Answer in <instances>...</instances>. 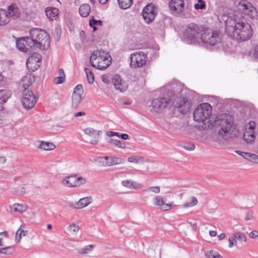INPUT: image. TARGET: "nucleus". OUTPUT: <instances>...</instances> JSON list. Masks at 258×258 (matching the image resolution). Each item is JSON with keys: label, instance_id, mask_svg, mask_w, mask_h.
<instances>
[{"label": "nucleus", "instance_id": "obj_1", "mask_svg": "<svg viewBox=\"0 0 258 258\" xmlns=\"http://www.w3.org/2000/svg\"><path fill=\"white\" fill-rule=\"evenodd\" d=\"M226 31L233 39L241 41L248 40L252 36L251 26L242 21L236 22L234 26L226 27Z\"/></svg>", "mask_w": 258, "mask_h": 258}, {"label": "nucleus", "instance_id": "obj_2", "mask_svg": "<svg viewBox=\"0 0 258 258\" xmlns=\"http://www.w3.org/2000/svg\"><path fill=\"white\" fill-rule=\"evenodd\" d=\"M214 124L215 126L219 128L218 135L223 139L227 140L232 137L231 130L233 121L229 114H223L217 116Z\"/></svg>", "mask_w": 258, "mask_h": 258}, {"label": "nucleus", "instance_id": "obj_3", "mask_svg": "<svg viewBox=\"0 0 258 258\" xmlns=\"http://www.w3.org/2000/svg\"><path fill=\"white\" fill-rule=\"evenodd\" d=\"M30 39L34 47L40 49L47 50L50 45V39L47 33L38 28H34L30 31Z\"/></svg>", "mask_w": 258, "mask_h": 258}, {"label": "nucleus", "instance_id": "obj_4", "mask_svg": "<svg viewBox=\"0 0 258 258\" xmlns=\"http://www.w3.org/2000/svg\"><path fill=\"white\" fill-rule=\"evenodd\" d=\"M110 56L108 52L102 50H97L91 54L90 62L94 68L104 70L110 64Z\"/></svg>", "mask_w": 258, "mask_h": 258}, {"label": "nucleus", "instance_id": "obj_5", "mask_svg": "<svg viewBox=\"0 0 258 258\" xmlns=\"http://www.w3.org/2000/svg\"><path fill=\"white\" fill-rule=\"evenodd\" d=\"M212 113V106L208 103H203L195 110L193 116L195 121L203 122L208 119Z\"/></svg>", "mask_w": 258, "mask_h": 258}, {"label": "nucleus", "instance_id": "obj_6", "mask_svg": "<svg viewBox=\"0 0 258 258\" xmlns=\"http://www.w3.org/2000/svg\"><path fill=\"white\" fill-rule=\"evenodd\" d=\"M202 28L196 24L189 25L184 32V39L187 43L192 44L198 40Z\"/></svg>", "mask_w": 258, "mask_h": 258}, {"label": "nucleus", "instance_id": "obj_7", "mask_svg": "<svg viewBox=\"0 0 258 258\" xmlns=\"http://www.w3.org/2000/svg\"><path fill=\"white\" fill-rule=\"evenodd\" d=\"M37 98L34 93L29 90L23 91L21 102L23 107L27 110L32 108L35 105Z\"/></svg>", "mask_w": 258, "mask_h": 258}, {"label": "nucleus", "instance_id": "obj_8", "mask_svg": "<svg viewBox=\"0 0 258 258\" xmlns=\"http://www.w3.org/2000/svg\"><path fill=\"white\" fill-rule=\"evenodd\" d=\"M201 39L205 44L214 46L220 42V37L217 31H207L201 34Z\"/></svg>", "mask_w": 258, "mask_h": 258}, {"label": "nucleus", "instance_id": "obj_9", "mask_svg": "<svg viewBox=\"0 0 258 258\" xmlns=\"http://www.w3.org/2000/svg\"><path fill=\"white\" fill-rule=\"evenodd\" d=\"M147 57L143 51L136 52L131 54V66L134 68H141L146 65Z\"/></svg>", "mask_w": 258, "mask_h": 258}, {"label": "nucleus", "instance_id": "obj_10", "mask_svg": "<svg viewBox=\"0 0 258 258\" xmlns=\"http://www.w3.org/2000/svg\"><path fill=\"white\" fill-rule=\"evenodd\" d=\"M169 7L171 10L173 11L179 17L187 18L189 16V14L184 12L183 0H171L169 3Z\"/></svg>", "mask_w": 258, "mask_h": 258}, {"label": "nucleus", "instance_id": "obj_11", "mask_svg": "<svg viewBox=\"0 0 258 258\" xmlns=\"http://www.w3.org/2000/svg\"><path fill=\"white\" fill-rule=\"evenodd\" d=\"M255 124L254 122H249L245 126L243 135V140L246 144H251L255 140Z\"/></svg>", "mask_w": 258, "mask_h": 258}, {"label": "nucleus", "instance_id": "obj_12", "mask_svg": "<svg viewBox=\"0 0 258 258\" xmlns=\"http://www.w3.org/2000/svg\"><path fill=\"white\" fill-rule=\"evenodd\" d=\"M157 14V8L153 4H150L145 6L142 12L143 17L147 23L152 22Z\"/></svg>", "mask_w": 258, "mask_h": 258}, {"label": "nucleus", "instance_id": "obj_13", "mask_svg": "<svg viewBox=\"0 0 258 258\" xmlns=\"http://www.w3.org/2000/svg\"><path fill=\"white\" fill-rule=\"evenodd\" d=\"M98 162L101 166L107 167L121 164L123 159L115 156H105L98 157Z\"/></svg>", "mask_w": 258, "mask_h": 258}, {"label": "nucleus", "instance_id": "obj_14", "mask_svg": "<svg viewBox=\"0 0 258 258\" xmlns=\"http://www.w3.org/2000/svg\"><path fill=\"white\" fill-rule=\"evenodd\" d=\"M41 56L37 53L34 52L27 59L26 65L27 68L32 71L34 72L40 66L41 64Z\"/></svg>", "mask_w": 258, "mask_h": 258}, {"label": "nucleus", "instance_id": "obj_15", "mask_svg": "<svg viewBox=\"0 0 258 258\" xmlns=\"http://www.w3.org/2000/svg\"><path fill=\"white\" fill-rule=\"evenodd\" d=\"M239 9L243 14L253 18L256 15V9L248 1L242 0L238 4Z\"/></svg>", "mask_w": 258, "mask_h": 258}, {"label": "nucleus", "instance_id": "obj_16", "mask_svg": "<svg viewBox=\"0 0 258 258\" xmlns=\"http://www.w3.org/2000/svg\"><path fill=\"white\" fill-rule=\"evenodd\" d=\"M86 181V179L81 176L77 177L76 175H71L63 178L61 183L67 187H77L80 185V182L81 183H84Z\"/></svg>", "mask_w": 258, "mask_h": 258}, {"label": "nucleus", "instance_id": "obj_17", "mask_svg": "<svg viewBox=\"0 0 258 258\" xmlns=\"http://www.w3.org/2000/svg\"><path fill=\"white\" fill-rule=\"evenodd\" d=\"M154 205L163 211H166L172 208L173 202L166 203V199L163 196H156L153 199Z\"/></svg>", "mask_w": 258, "mask_h": 258}, {"label": "nucleus", "instance_id": "obj_18", "mask_svg": "<svg viewBox=\"0 0 258 258\" xmlns=\"http://www.w3.org/2000/svg\"><path fill=\"white\" fill-rule=\"evenodd\" d=\"M169 97H163L154 99L152 102L153 109L158 112L165 108L170 102Z\"/></svg>", "mask_w": 258, "mask_h": 258}, {"label": "nucleus", "instance_id": "obj_19", "mask_svg": "<svg viewBox=\"0 0 258 258\" xmlns=\"http://www.w3.org/2000/svg\"><path fill=\"white\" fill-rule=\"evenodd\" d=\"M29 37L21 38L16 40V46L17 48L23 52H30V49L34 47L33 45L30 42Z\"/></svg>", "mask_w": 258, "mask_h": 258}, {"label": "nucleus", "instance_id": "obj_20", "mask_svg": "<svg viewBox=\"0 0 258 258\" xmlns=\"http://www.w3.org/2000/svg\"><path fill=\"white\" fill-rule=\"evenodd\" d=\"M112 83L116 90L120 92H124L126 90L128 87L127 84L122 81L118 75H114L112 78Z\"/></svg>", "mask_w": 258, "mask_h": 258}, {"label": "nucleus", "instance_id": "obj_21", "mask_svg": "<svg viewBox=\"0 0 258 258\" xmlns=\"http://www.w3.org/2000/svg\"><path fill=\"white\" fill-rule=\"evenodd\" d=\"M175 106L178 108V110L180 113L185 114L190 109L191 102L187 98H184L182 99H180L179 101H177Z\"/></svg>", "mask_w": 258, "mask_h": 258}, {"label": "nucleus", "instance_id": "obj_22", "mask_svg": "<svg viewBox=\"0 0 258 258\" xmlns=\"http://www.w3.org/2000/svg\"><path fill=\"white\" fill-rule=\"evenodd\" d=\"M100 133L101 131L94 130L92 127H87L85 130V133L86 135L95 138V139L90 141V143L92 145H96L98 143Z\"/></svg>", "mask_w": 258, "mask_h": 258}, {"label": "nucleus", "instance_id": "obj_23", "mask_svg": "<svg viewBox=\"0 0 258 258\" xmlns=\"http://www.w3.org/2000/svg\"><path fill=\"white\" fill-rule=\"evenodd\" d=\"M198 203V201L195 197L189 194H186L185 196L184 203L182 206L184 208L192 207L197 205Z\"/></svg>", "mask_w": 258, "mask_h": 258}, {"label": "nucleus", "instance_id": "obj_24", "mask_svg": "<svg viewBox=\"0 0 258 258\" xmlns=\"http://www.w3.org/2000/svg\"><path fill=\"white\" fill-rule=\"evenodd\" d=\"M33 82L34 77L31 75H28L23 77L21 82L22 92H23L25 90H28V87L32 85Z\"/></svg>", "mask_w": 258, "mask_h": 258}, {"label": "nucleus", "instance_id": "obj_25", "mask_svg": "<svg viewBox=\"0 0 258 258\" xmlns=\"http://www.w3.org/2000/svg\"><path fill=\"white\" fill-rule=\"evenodd\" d=\"M91 203V198L86 197L81 199L78 202L71 205L70 207L76 209H82L86 207Z\"/></svg>", "mask_w": 258, "mask_h": 258}, {"label": "nucleus", "instance_id": "obj_26", "mask_svg": "<svg viewBox=\"0 0 258 258\" xmlns=\"http://www.w3.org/2000/svg\"><path fill=\"white\" fill-rule=\"evenodd\" d=\"M121 184L123 186H125L131 189H139L142 188L143 187L142 184L132 180L131 179L122 180L121 181Z\"/></svg>", "mask_w": 258, "mask_h": 258}, {"label": "nucleus", "instance_id": "obj_27", "mask_svg": "<svg viewBox=\"0 0 258 258\" xmlns=\"http://www.w3.org/2000/svg\"><path fill=\"white\" fill-rule=\"evenodd\" d=\"M182 85L179 83L172 82L167 86L168 90L170 91L172 95L178 94L182 90Z\"/></svg>", "mask_w": 258, "mask_h": 258}, {"label": "nucleus", "instance_id": "obj_28", "mask_svg": "<svg viewBox=\"0 0 258 258\" xmlns=\"http://www.w3.org/2000/svg\"><path fill=\"white\" fill-rule=\"evenodd\" d=\"M8 10L7 14L9 18L11 17L13 19H16L20 16V11L16 5L10 6L8 7Z\"/></svg>", "mask_w": 258, "mask_h": 258}, {"label": "nucleus", "instance_id": "obj_29", "mask_svg": "<svg viewBox=\"0 0 258 258\" xmlns=\"http://www.w3.org/2000/svg\"><path fill=\"white\" fill-rule=\"evenodd\" d=\"M11 208L13 212L23 213L26 211L28 206L26 204L23 203H15L13 205Z\"/></svg>", "mask_w": 258, "mask_h": 258}, {"label": "nucleus", "instance_id": "obj_30", "mask_svg": "<svg viewBox=\"0 0 258 258\" xmlns=\"http://www.w3.org/2000/svg\"><path fill=\"white\" fill-rule=\"evenodd\" d=\"M45 13L47 18L52 20L58 16V10L54 7H48L45 9Z\"/></svg>", "mask_w": 258, "mask_h": 258}, {"label": "nucleus", "instance_id": "obj_31", "mask_svg": "<svg viewBox=\"0 0 258 258\" xmlns=\"http://www.w3.org/2000/svg\"><path fill=\"white\" fill-rule=\"evenodd\" d=\"M25 227L24 225H21L16 232L15 235V241L18 243L22 237L25 236L28 234V231L25 230Z\"/></svg>", "mask_w": 258, "mask_h": 258}, {"label": "nucleus", "instance_id": "obj_32", "mask_svg": "<svg viewBox=\"0 0 258 258\" xmlns=\"http://www.w3.org/2000/svg\"><path fill=\"white\" fill-rule=\"evenodd\" d=\"M91 8L88 4H83L79 8V13L83 17H87L90 13Z\"/></svg>", "mask_w": 258, "mask_h": 258}, {"label": "nucleus", "instance_id": "obj_33", "mask_svg": "<svg viewBox=\"0 0 258 258\" xmlns=\"http://www.w3.org/2000/svg\"><path fill=\"white\" fill-rule=\"evenodd\" d=\"M9 21L10 19L6 11L0 9V26L5 25Z\"/></svg>", "mask_w": 258, "mask_h": 258}, {"label": "nucleus", "instance_id": "obj_34", "mask_svg": "<svg viewBox=\"0 0 258 258\" xmlns=\"http://www.w3.org/2000/svg\"><path fill=\"white\" fill-rule=\"evenodd\" d=\"M55 148V146L52 143L44 141H41L39 146V148L47 151L52 150Z\"/></svg>", "mask_w": 258, "mask_h": 258}, {"label": "nucleus", "instance_id": "obj_35", "mask_svg": "<svg viewBox=\"0 0 258 258\" xmlns=\"http://www.w3.org/2000/svg\"><path fill=\"white\" fill-rule=\"evenodd\" d=\"M10 92L7 90H0V103L4 104L10 97Z\"/></svg>", "mask_w": 258, "mask_h": 258}, {"label": "nucleus", "instance_id": "obj_36", "mask_svg": "<svg viewBox=\"0 0 258 258\" xmlns=\"http://www.w3.org/2000/svg\"><path fill=\"white\" fill-rule=\"evenodd\" d=\"M68 232L72 235L77 234L80 230L79 226L76 223H72L67 227Z\"/></svg>", "mask_w": 258, "mask_h": 258}, {"label": "nucleus", "instance_id": "obj_37", "mask_svg": "<svg viewBox=\"0 0 258 258\" xmlns=\"http://www.w3.org/2000/svg\"><path fill=\"white\" fill-rule=\"evenodd\" d=\"M119 6L122 9L129 8L133 4V0H117Z\"/></svg>", "mask_w": 258, "mask_h": 258}, {"label": "nucleus", "instance_id": "obj_38", "mask_svg": "<svg viewBox=\"0 0 258 258\" xmlns=\"http://www.w3.org/2000/svg\"><path fill=\"white\" fill-rule=\"evenodd\" d=\"M82 95L80 93L73 94L72 95V104L74 107H77L81 102Z\"/></svg>", "mask_w": 258, "mask_h": 258}, {"label": "nucleus", "instance_id": "obj_39", "mask_svg": "<svg viewBox=\"0 0 258 258\" xmlns=\"http://www.w3.org/2000/svg\"><path fill=\"white\" fill-rule=\"evenodd\" d=\"M58 73L59 76L55 78L54 80V83L55 84H60L62 83L65 79V74L62 69H59Z\"/></svg>", "mask_w": 258, "mask_h": 258}, {"label": "nucleus", "instance_id": "obj_40", "mask_svg": "<svg viewBox=\"0 0 258 258\" xmlns=\"http://www.w3.org/2000/svg\"><path fill=\"white\" fill-rule=\"evenodd\" d=\"M108 142L119 148L124 149L125 147V143L120 140L110 139L109 140Z\"/></svg>", "mask_w": 258, "mask_h": 258}, {"label": "nucleus", "instance_id": "obj_41", "mask_svg": "<svg viewBox=\"0 0 258 258\" xmlns=\"http://www.w3.org/2000/svg\"><path fill=\"white\" fill-rule=\"evenodd\" d=\"M85 72L87 76V81L90 84H92L94 81V76L91 70L89 68H85Z\"/></svg>", "mask_w": 258, "mask_h": 258}, {"label": "nucleus", "instance_id": "obj_42", "mask_svg": "<svg viewBox=\"0 0 258 258\" xmlns=\"http://www.w3.org/2000/svg\"><path fill=\"white\" fill-rule=\"evenodd\" d=\"M94 248L93 245H88L81 249L79 252L82 254H87L90 253Z\"/></svg>", "mask_w": 258, "mask_h": 258}, {"label": "nucleus", "instance_id": "obj_43", "mask_svg": "<svg viewBox=\"0 0 258 258\" xmlns=\"http://www.w3.org/2000/svg\"><path fill=\"white\" fill-rule=\"evenodd\" d=\"M14 252V248L12 246H7L0 249V253L12 254Z\"/></svg>", "mask_w": 258, "mask_h": 258}, {"label": "nucleus", "instance_id": "obj_44", "mask_svg": "<svg viewBox=\"0 0 258 258\" xmlns=\"http://www.w3.org/2000/svg\"><path fill=\"white\" fill-rule=\"evenodd\" d=\"M128 162L130 163H139L143 161V158L138 156H132L127 158Z\"/></svg>", "mask_w": 258, "mask_h": 258}, {"label": "nucleus", "instance_id": "obj_45", "mask_svg": "<svg viewBox=\"0 0 258 258\" xmlns=\"http://www.w3.org/2000/svg\"><path fill=\"white\" fill-rule=\"evenodd\" d=\"M233 236L236 239L239 240L241 242H243L244 243H245L246 241V237L245 235L242 233H233Z\"/></svg>", "mask_w": 258, "mask_h": 258}, {"label": "nucleus", "instance_id": "obj_46", "mask_svg": "<svg viewBox=\"0 0 258 258\" xmlns=\"http://www.w3.org/2000/svg\"><path fill=\"white\" fill-rule=\"evenodd\" d=\"M198 3L194 5L196 10H203L206 8V4L203 0H198Z\"/></svg>", "mask_w": 258, "mask_h": 258}, {"label": "nucleus", "instance_id": "obj_47", "mask_svg": "<svg viewBox=\"0 0 258 258\" xmlns=\"http://www.w3.org/2000/svg\"><path fill=\"white\" fill-rule=\"evenodd\" d=\"M160 187L159 186H155L148 187L146 189V191L148 192H153L154 194H157L160 193Z\"/></svg>", "mask_w": 258, "mask_h": 258}, {"label": "nucleus", "instance_id": "obj_48", "mask_svg": "<svg viewBox=\"0 0 258 258\" xmlns=\"http://www.w3.org/2000/svg\"><path fill=\"white\" fill-rule=\"evenodd\" d=\"M83 93V88L82 85L81 84H79L77 85L74 89L73 94L80 93V95H82Z\"/></svg>", "mask_w": 258, "mask_h": 258}, {"label": "nucleus", "instance_id": "obj_49", "mask_svg": "<svg viewBox=\"0 0 258 258\" xmlns=\"http://www.w3.org/2000/svg\"><path fill=\"white\" fill-rule=\"evenodd\" d=\"M102 22L101 20H96L93 17L89 21V24L91 27L93 25H101Z\"/></svg>", "mask_w": 258, "mask_h": 258}, {"label": "nucleus", "instance_id": "obj_50", "mask_svg": "<svg viewBox=\"0 0 258 258\" xmlns=\"http://www.w3.org/2000/svg\"><path fill=\"white\" fill-rule=\"evenodd\" d=\"M228 241H229V247L230 248L232 247L234 245H236V238L233 236V237H230L228 238Z\"/></svg>", "mask_w": 258, "mask_h": 258}, {"label": "nucleus", "instance_id": "obj_51", "mask_svg": "<svg viewBox=\"0 0 258 258\" xmlns=\"http://www.w3.org/2000/svg\"><path fill=\"white\" fill-rule=\"evenodd\" d=\"M183 148L188 151H192L195 149V146L192 143H189L183 146Z\"/></svg>", "mask_w": 258, "mask_h": 258}, {"label": "nucleus", "instance_id": "obj_52", "mask_svg": "<svg viewBox=\"0 0 258 258\" xmlns=\"http://www.w3.org/2000/svg\"><path fill=\"white\" fill-rule=\"evenodd\" d=\"M240 152L239 151H236V153H238L240 156L243 157L244 158L249 160L250 157L251 153H247V152H240V153H239Z\"/></svg>", "mask_w": 258, "mask_h": 258}, {"label": "nucleus", "instance_id": "obj_53", "mask_svg": "<svg viewBox=\"0 0 258 258\" xmlns=\"http://www.w3.org/2000/svg\"><path fill=\"white\" fill-rule=\"evenodd\" d=\"M248 235L251 238H256L258 237V231L257 230H253L249 233Z\"/></svg>", "mask_w": 258, "mask_h": 258}, {"label": "nucleus", "instance_id": "obj_54", "mask_svg": "<svg viewBox=\"0 0 258 258\" xmlns=\"http://www.w3.org/2000/svg\"><path fill=\"white\" fill-rule=\"evenodd\" d=\"M253 218H254V217L253 216V214L251 212H248L244 217V219L246 221L252 220Z\"/></svg>", "mask_w": 258, "mask_h": 258}, {"label": "nucleus", "instance_id": "obj_55", "mask_svg": "<svg viewBox=\"0 0 258 258\" xmlns=\"http://www.w3.org/2000/svg\"><path fill=\"white\" fill-rule=\"evenodd\" d=\"M101 80L103 82H104L105 84H108L109 82V77L107 75L104 74L101 77Z\"/></svg>", "mask_w": 258, "mask_h": 258}, {"label": "nucleus", "instance_id": "obj_56", "mask_svg": "<svg viewBox=\"0 0 258 258\" xmlns=\"http://www.w3.org/2000/svg\"><path fill=\"white\" fill-rule=\"evenodd\" d=\"M252 55L255 58H258V44L254 47L252 50Z\"/></svg>", "mask_w": 258, "mask_h": 258}, {"label": "nucleus", "instance_id": "obj_57", "mask_svg": "<svg viewBox=\"0 0 258 258\" xmlns=\"http://www.w3.org/2000/svg\"><path fill=\"white\" fill-rule=\"evenodd\" d=\"M187 222L192 227V229L194 231H196L197 230V222L196 221H187Z\"/></svg>", "mask_w": 258, "mask_h": 258}, {"label": "nucleus", "instance_id": "obj_58", "mask_svg": "<svg viewBox=\"0 0 258 258\" xmlns=\"http://www.w3.org/2000/svg\"><path fill=\"white\" fill-rule=\"evenodd\" d=\"M108 136L109 137H114L117 136L118 137H120V134L118 133L113 132L112 131H109L107 133Z\"/></svg>", "mask_w": 258, "mask_h": 258}, {"label": "nucleus", "instance_id": "obj_59", "mask_svg": "<svg viewBox=\"0 0 258 258\" xmlns=\"http://www.w3.org/2000/svg\"><path fill=\"white\" fill-rule=\"evenodd\" d=\"M17 193L18 195H23L25 193V188L24 187H20V189H17Z\"/></svg>", "mask_w": 258, "mask_h": 258}, {"label": "nucleus", "instance_id": "obj_60", "mask_svg": "<svg viewBox=\"0 0 258 258\" xmlns=\"http://www.w3.org/2000/svg\"><path fill=\"white\" fill-rule=\"evenodd\" d=\"M257 155L255 154H252L251 153V155H250V159H249V161L250 162H253L254 163L257 159Z\"/></svg>", "mask_w": 258, "mask_h": 258}, {"label": "nucleus", "instance_id": "obj_61", "mask_svg": "<svg viewBox=\"0 0 258 258\" xmlns=\"http://www.w3.org/2000/svg\"><path fill=\"white\" fill-rule=\"evenodd\" d=\"M215 253V252H213L212 251H210V252H207L206 254V257L207 258H213Z\"/></svg>", "mask_w": 258, "mask_h": 258}, {"label": "nucleus", "instance_id": "obj_62", "mask_svg": "<svg viewBox=\"0 0 258 258\" xmlns=\"http://www.w3.org/2000/svg\"><path fill=\"white\" fill-rule=\"evenodd\" d=\"M3 104L0 103V114L2 116L4 115V112L8 113L5 110H4V108L2 106Z\"/></svg>", "mask_w": 258, "mask_h": 258}, {"label": "nucleus", "instance_id": "obj_63", "mask_svg": "<svg viewBox=\"0 0 258 258\" xmlns=\"http://www.w3.org/2000/svg\"><path fill=\"white\" fill-rule=\"evenodd\" d=\"M7 159L5 157L0 156V163L5 164L6 162Z\"/></svg>", "mask_w": 258, "mask_h": 258}, {"label": "nucleus", "instance_id": "obj_64", "mask_svg": "<svg viewBox=\"0 0 258 258\" xmlns=\"http://www.w3.org/2000/svg\"><path fill=\"white\" fill-rule=\"evenodd\" d=\"M85 114V112L81 111V112H78L76 113L75 114V117H79V116H80L84 115Z\"/></svg>", "mask_w": 258, "mask_h": 258}]
</instances>
